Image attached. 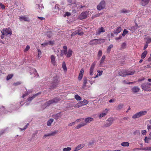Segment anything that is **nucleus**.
<instances>
[{"label":"nucleus","instance_id":"23","mask_svg":"<svg viewBox=\"0 0 151 151\" xmlns=\"http://www.w3.org/2000/svg\"><path fill=\"white\" fill-rule=\"evenodd\" d=\"M140 117L139 112H137L133 115L132 116V118L133 119L138 118Z\"/></svg>","mask_w":151,"mask_h":151},{"label":"nucleus","instance_id":"50","mask_svg":"<svg viewBox=\"0 0 151 151\" xmlns=\"http://www.w3.org/2000/svg\"><path fill=\"white\" fill-rule=\"evenodd\" d=\"M49 136H51L50 135V133H47V134H45L44 135L43 137L44 138H45L46 137H49Z\"/></svg>","mask_w":151,"mask_h":151},{"label":"nucleus","instance_id":"60","mask_svg":"<svg viewBox=\"0 0 151 151\" xmlns=\"http://www.w3.org/2000/svg\"><path fill=\"white\" fill-rule=\"evenodd\" d=\"M75 124V122H73L69 124L68 126H71L74 125Z\"/></svg>","mask_w":151,"mask_h":151},{"label":"nucleus","instance_id":"24","mask_svg":"<svg viewBox=\"0 0 151 151\" xmlns=\"http://www.w3.org/2000/svg\"><path fill=\"white\" fill-rule=\"evenodd\" d=\"M40 93H36L33 96L28 98L27 99V101H31L33 99H34L35 98V96L38 95L39 94H40Z\"/></svg>","mask_w":151,"mask_h":151},{"label":"nucleus","instance_id":"36","mask_svg":"<svg viewBox=\"0 0 151 151\" xmlns=\"http://www.w3.org/2000/svg\"><path fill=\"white\" fill-rule=\"evenodd\" d=\"M75 98L78 101L81 100V98L77 94L75 95Z\"/></svg>","mask_w":151,"mask_h":151},{"label":"nucleus","instance_id":"59","mask_svg":"<svg viewBox=\"0 0 151 151\" xmlns=\"http://www.w3.org/2000/svg\"><path fill=\"white\" fill-rule=\"evenodd\" d=\"M55 9L57 10H58V11H59V6L58 4H56L55 6Z\"/></svg>","mask_w":151,"mask_h":151},{"label":"nucleus","instance_id":"26","mask_svg":"<svg viewBox=\"0 0 151 151\" xmlns=\"http://www.w3.org/2000/svg\"><path fill=\"white\" fill-rule=\"evenodd\" d=\"M121 145L123 147H128L129 145V143L127 142H123L121 143Z\"/></svg>","mask_w":151,"mask_h":151},{"label":"nucleus","instance_id":"16","mask_svg":"<svg viewBox=\"0 0 151 151\" xmlns=\"http://www.w3.org/2000/svg\"><path fill=\"white\" fill-rule=\"evenodd\" d=\"M19 19L20 21L22 22L29 21V18L25 16H19Z\"/></svg>","mask_w":151,"mask_h":151},{"label":"nucleus","instance_id":"20","mask_svg":"<svg viewBox=\"0 0 151 151\" xmlns=\"http://www.w3.org/2000/svg\"><path fill=\"white\" fill-rule=\"evenodd\" d=\"M93 120V119L92 117H88L85 119L86 123H89Z\"/></svg>","mask_w":151,"mask_h":151},{"label":"nucleus","instance_id":"14","mask_svg":"<svg viewBox=\"0 0 151 151\" xmlns=\"http://www.w3.org/2000/svg\"><path fill=\"white\" fill-rule=\"evenodd\" d=\"M105 32V29L103 27H101L98 28L96 32V35H99L101 33L104 32Z\"/></svg>","mask_w":151,"mask_h":151},{"label":"nucleus","instance_id":"61","mask_svg":"<svg viewBox=\"0 0 151 151\" xmlns=\"http://www.w3.org/2000/svg\"><path fill=\"white\" fill-rule=\"evenodd\" d=\"M126 45V44L125 43V42L123 43L122 44V48H124L125 47Z\"/></svg>","mask_w":151,"mask_h":151},{"label":"nucleus","instance_id":"37","mask_svg":"<svg viewBox=\"0 0 151 151\" xmlns=\"http://www.w3.org/2000/svg\"><path fill=\"white\" fill-rule=\"evenodd\" d=\"M106 56L105 55H103L100 60V63L101 64H102L104 62V60L105 59Z\"/></svg>","mask_w":151,"mask_h":151},{"label":"nucleus","instance_id":"4","mask_svg":"<svg viewBox=\"0 0 151 151\" xmlns=\"http://www.w3.org/2000/svg\"><path fill=\"white\" fill-rule=\"evenodd\" d=\"M104 40V39H94L91 40L90 42L89 43L91 45H95L97 44H100L101 43V42L102 41H103Z\"/></svg>","mask_w":151,"mask_h":151},{"label":"nucleus","instance_id":"6","mask_svg":"<svg viewBox=\"0 0 151 151\" xmlns=\"http://www.w3.org/2000/svg\"><path fill=\"white\" fill-rule=\"evenodd\" d=\"M105 5L106 4L105 1L102 0L97 6V9L98 10H101L105 8Z\"/></svg>","mask_w":151,"mask_h":151},{"label":"nucleus","instance_id":"53","mask_svg":"<svg viewBox=\"0 0 151 151\" xmlns=\"http://www.w3.org/2000/svg\"><path fill=\"white\" fill-rule=\"evenodd\" d=\"M83 76H82V75H80L79 74L78 77V80L79 81H81L82 79Z\"/></svg>","mask_w":151,"mask_h":151},{"label":"nucleus","instance_id":"57","mask_svg":"<svg viewBox=\"0 0 151 151\" xmlns=\"http://www.w3.org/2000/svg\"><path fill=\"white\" fill-rule=\"evenodd\" d=\"M147 132L145 130H143L142 131L141 133L143 135H145L146 133Z\"/></svg>","mask_w":151,"mask_h":151},{"label":"nucleus","instance_id":"22","mask_svg":"<svg viewBox=\"0 0 151 151\" xmlns=\"http://www.w3.org/2000/svg\"><path fill=\"white\" fill-rule=\"evenodd\" d=\"M97 72H98V73L94 77V78H96L99 76H101L102 74L103 71L98 70L97 71Z\"/></svg>","mask_w":151,"mask_h":151},{"label":"nucleus","instance_id":"27","mask_svg":"<svg viewBox=\"0 0 151 151\" xmlns=\"http://www.w3.org/2000/svg\"><path fill=\"white\" fill-rule=\"evenodd\" d=\"M140 117L144 115L147 114V112L145 111H142L139 112Z\"/></svg>","mask_w":151,"mask_h":151},{"label":"nucleus","instance_id":"52","mask_svg":"<svg viewBox=\"0 0 151 151\" xmlns=\"http://www.w3.org/2000/svg\"><path fill=\"white\" fill-rule=\"evenodd\" d=\"M71 14L69 12H66L65 14L64 15V17H65L66 16H70V15Z\"/></svg>","mask_w":151,"mask_h":151},{"label":"nucleus","instance_id":"63","mask_svg":"<svg viewBox=\"0 0 151 151\" xmlns=\"http://www.w3.org/2000/svg\"><path fill=\"white\" fill-rule=\"evenodd\" d=\"M37 6L38 7V9H43V8L42 6H40L39 4H37Z\"/></svg>","mask_w":151,"mask_h":151},{"label":"nucleus","instance_id":"11","mask_svg":"<svg viewBox=\"0 0 151 151\" xmlns=\"http://www.w3.org/2000/svg\"><path fill=\"white\" fill-rule=\"evenodd\" d=\"M54 44V40L45 41V42L42 43L41 45L44 47H45L48 45H52Z\"/></svg>","mask_w":151,"mask_h":151},{"label":"nucleus","instance_id":"45","mask_svg":"<svg viewBox=\"0 0 151 151\" xmlns=\"http://www.w3.org/2000/svg\"><path fill=\"white\" fill-rule=\"evenodd\" d=\"M128 31L127 30H126L125 29H124L123 32L122 34V35L123 36H125L126 34L128 33Z\"/></svg>","mask_w":151,"mask_h":151},{"label":"nucleus","instance_id":"49","mask_svg":"<svg viewBox=\"0 0 151 151\" xmlns=\"http://www.w3.org/2000/svg\"><path fill=\"white\" fill-rule=\"evenodd\" d=\"M61 116V115L60 114V113H58L56 114L55 119H58L59 117H60Z\"/></svg>","mask_w":151,"mask_h":151},{"label":"nucleus","instance_id":"18","mask_svg":"<svg viewBox=\"0 0 151 151\" xmlns=\"http://www.w3.org/2000/svg\"><path fill=\"white\" fill-rule=\"evenodd\" d=\"M149 1L150 0H142L140 4L143 6H145L147 4Z\"/></svg>","mask_w":151,"mask_h":151},{"label":"nucleus","instance_id":"15","mask_svg":"<svg viewBox=\"0 0 151 151\" xmlns=\"http://www.w3.org/2000/svg\"><path fill=\"white\" fill-rule=\"evenodd\" d=\"M84 146V144H80L75 148L73 151H78L82 149Z\"/></svg>","mask_w":151,"mask_h":151},{"label":"nucleus","instance_id":"42","mask_svg":"<svg viewBox=\"0 0 151 151\" xmlns=\"http://www.w3.org/2000/svg\"><path fill=\"white\" fill-rule=\"evenodd\" d=\"M146 39L147 40V41L146 42V43H147L148 44L150 43H151V38H150L149 37H147Z\"/></svg>","mask_w":151,"mask_h":151},{"label":"nucleus","instance_id":"41","mask_svg":"<svg viewBox=\"0 0 151 151\" xmlns=\"http://www.w3.org/2000/svg\"><path fill=\"white\" fill-rule=\"evenodd\" d=\"M102 55V52L101 50H99L98 52V57L99 58Z\"/></svg>","mask_w":151,"mask_h":151},{"label":"nucleus","instance_id":"58","mask_svg":"<svg viewBox=\"0 0 151 151\" xmlns=\"http://www.w3.org/2000/svg\"><path fill=\"white\" fill-rule=\"evenodd\" d=\"M122 82L124 84H128V83L129 82V81H127L126 80H124Z\"/></svg>","mask_w":151,"mask_h":151},{"label":"nucleus","instance_id":"34","mask_svg":"<svg viewBox=\"0 0 151 151\" xmlns=\"http://www.w3.org/2000/svg\"><path fill=\"white\" fill-rule=\"evenodd\" d=\"M58 130H55L54 131L50 133V136H53L55 135L56 134H58Z\"/></svg>","mask_w":151,"mask_h":151},{"label":"nucleus","instance_id":"56","mask_svg":"<svg viewBox=\"0 0 151 151\" xmlns=\"http://www.w3.org/2000/svg\"><path fill=\"white\" fill-rule=\"evenodd\" d=\"M87 83V81L86 79H84V81H83V86H86V84Z\"/></svg>","mask_w":151,"mask_h":151},{"label":"nucleus","instance_id":"10","mask_svg":"<svg viewBox=\"0 0 151 151\" xmlns=\"http://www.w3.org/2000/svg\"><path fill=\"white\" fill-rule=\"evenodd\" d=\"M113 119L112 118L108 119L106 121L105 124L104 125V127H108L111 126L112 124Z\"/></svg>","mask_w":151,"mask_h":151},{"label":"nucleus","instance_id":"32","mask_svg":"<svg viewBox=\"0 0 151 151\" xmlns=\"http://www.w3.org/2000/svg\"><path fill=\"white\" fill-rule=\"evenodd\" d=\"M94 67H91L90 69V75L92 76L94 74Z\"/></svg>","mask_w":151,"mask_h":151},{"label":"nucleus","instance_id":"38","mask_svg":"<svg viewBox=\"0 0 151 151\" xmlns=\"http://www.w3.org/2000/svg\"><path fill=\"white\" fill-rule=\"evenodd\" d=\"M71 150V148L70 147H67L63 148V151H70Z\"/></svg>","mask_w":151,"mask_h":151},{"label":"nucleus","instance_id":"44","mask_svg":"<svg viewBox=\"0 0 151 151\" xmlns=\"http://www.w3.org/2000/svg\"><path fill=\"white\" fill-rule=\"evenodd\" d=\"M123 104H119L117 107V109L119 110L123 108Z\"/></svg>","mask_w":151,"mask_h":151},{"label":"nucleus","instance_id":"7","mask_svg":"<svg viewBox=\"0 0 151 151\" xmlns=\"http://www.w3.org/2000/svg\"><path fill=\"white\" fill-rule=\"evenodd\" d=\"M60 100V99L58 98H56L53 99H52L49 101H47L45 103V105L47 106H48L52 104L56 103Z\"/></svg>","mask_w":151,"mask_h":151},{"label":"nucleus","instance_id":"8","mask_svg":"<svg viewBox=\"0 0 151 151\" xmlns=\"http://www.w3.org/2000/svg\"><path fill=\"white\" fill-rule=\"evenodd\" d=\"M88 12H83L79 16L78 18L81 20L85 19L88 16Z\"/></svg>","mask_w":151,"mask_h":151},{"label":"nucleus","instance_id":"21","mask_svg":"<svg viewBox=\"0 0 151 151\" xmlns=\"http://www.w3.org/2000/svg\"><path fill=\"white\" fill-rule=\"evenodd\" d=\"M113 47V45L112 44H111L108 47L106 52L107 53H110L111 49Z\"/></svg>","mask_w":151,"mask_h":151},{"label":"nucleus","instance_id":"43","mask_svg":"<svg viewBox=\"0 0 151 151\" xmlns=\"http://www.w3.org/2000/svg\"><path fill=\"white\" fill-rule=\"evenodd\" d=\"M13 76V74H11L9 75L7 77L6 79L7 80H9L10 79H11Z\"/></svg>","mask_w":151,"mask_h":151},{"label":"nucleus","instance_id":"48","mask_svg":"<svg viewBox=\"0 0 151 151\" xmlns=\"http://www.w3.org/2000/svg\"><path fill=\"white\" fill-rule=\"evenodd\" d=\"M151 140V139H150V138H148L147 137H146L145 139V142H146V143H148V141H149V140Z\"/></svg>","mask_w":151,"mask_h":151},{"label":"nucleus","instance_id":"31","mask_svg":"<svg viewBox=\"0 0 151 151\" xmlns=\"http://www.w3.org/2000/svg\"><path fill=\"white\" fill-rule=\"evenodd\" d=\"M51 62L53 64H54L55 63V57L53 55H52L51 56Z\"/></svg>","mask_w":151,"mask_h":151},{"label":"nucleus","instance_id":"51","mask_svg":"<svg viewBox=\"0 0 151 151\" xmlns=\"http://www.w3.org/2000/svg\"><path fill=\"white\" fill-rule=\"evenodd\" d=\"M83 72H84V70H83V69H81V71H80V72L79 75L83 76Z\"/></svg>","mask_w":151,"mask_h":151},{"label":"nucleus","instance_id":"1","mask_svg":"<svg viewBox=\"0 0 151 151\" xmlns=\"http://www.w3.org/2000/svg\"><path fill=\"white\" fill-rule=\"evenodd\" d=\"M135 71L131 69L128 70H123L119 73V75L120 76L125 77L127 76L132 75L134 74Z\"/></svg>","mask_w":151,"mask_h":151},{"label":"nucleus","instance_id":"55","mask_svg":"<svg viewBox=\"0 0 151 151\" xmlns=\"http://www.w3.org/2000/svg\"><path fill=\"white\" fill-rule=\"evenodd\" d=\"M122 37V36L121 35H120L119 36V37H116L115 38V40H119L121 39Z\"/></svg>","mask_w":151,"mask_h":151},{"label":"nucleus","instance_id":"28","mask_svg":"<svg viewBox=\"0 0 151 151\" xmlns=\"http://www.w3.org/2000/svg\"><path fill=\"white\" fill-rule=\"evenodd\" d=\"M147 52V51H144L141 55V58L142 59L144 58L146 56Z\"/></svg>","mask_w":151,"mask_h":151},{"label":"nucleus","instance_id":"25","mask_svg":"<svg viewBox=\"0 0 151 151\" xmlns=\"http://www.w3.org/2000/svg\"><path fill=\"white\" fill-rule=\"evenodd\" d=\"M54 119H50L47 122V125L48 126H50L51 124L53 122Z\"/></svg>","mask_w":151,"mask_h":151},{"label":"nucleus","instance_id":"62","mask_svg":"<svg viewBox=\"0 0 151 151\" xmlns=\"http://www.w3.org/2000/svg\"><path fill=\"white\" fill-rule=\"evenodd\" d=\"M148 46V44L146 43L145 44V46L144 47V50H145L147 48V47Z\"/></svg>","mask_w":151,"mask_h":151},{"label":"nucleus","instance_id":"64","mask_svg":"<svg viewBox=\"0 0 151 151\" xmlns=\"http://www.w3.org/2000/svg\"><path fill=\"white\" fill-rule=\"evenodd\" d=\"M81 126L80 125V124H79V125H77V126H76V127H75V128L76 129H78L80 128H81Z\"/></svg>","mask_w":151,"mask_h":151},{"label":"nucleus","instance_id":"5","mask_svg":"<svg viewBox=\"0 0 151 151\" xmlns=\"http://www.w3.org/2000/svg\"><path fill=\"white\" fill-rule=\"evenodd\" d=\"M1 32L3 35H11L12 34V31L10 28H6L5 29H4Z\"/></svg>","mask_w":151,"mask_h":151},{"label":"nucleus","instance_id":"2","mask_svg":"<svg viewBox=\"0 0 151 151\" xmlns=\"http://www.w3.org/2000/svg\"><path fill=\"white\" fill-rule=\"evenodd\" d=\"M72 53L73 51L70 49H69L67 52L65 50H63L61 51L60 55L61 56H63L65 54L66 55L67 57L69 58L72 55Z\"/></svg>","mask_w":151,"mask_h":151},{"label":"nucleus","instance_id":"40","mask_svg":"<svg viewBox=\"0 0 151 151\" xmlns=\"http://www.w3.org/2000/svg\"><path fill=\"white\" fill-rule=\"evenodd\" d=\"M5 108L4 107L2 106L0 108V111L3 112V113H6V112L5 111Z\"/></svg>","mask_w":151,"mask_h":151},{"label":"nucleus","instance_id":"35","mask_svg":"<svg viewBox=\"0 0 151 151\" xmlns=\"http://www.w3.org/2000/svg\"><path fill=\"white\" fill-rule=\"evenodd\" d=\"M103 14V12H101V13H99L97 14L94 15L93 16V17H92V18H93L96 17H99L100 15H102Z\"/></svg>","mask_w":151,"mask_h":151},{"label":"nucleus","instance_id":"47","mask_svg":"<svg viewBox=\"0 0 151 151\" xmlns=\"http://www.w3.org/2000/svg\"><path fill=\"white\" fill-rule=\"evenodd\" d=\"M82 101L83 102V104H83L84 105L87 104L88 103V101L87 100H86V99L84 100L83 101Z\"/></svg>","mask_w":151,"mask_h":151},{"label":"nucleus","instance_id":"29","mask_svg":"<svg viewBox=\"0 0 151 151\" xmlns=\"http://www.w3.org/2000/svg\"><path fill=\"white\" fill-rule=\"evenodd\" d=\"M83 34V32H78L76 31L73 32L72 34V36H74L76 34H78V35H82Z\"/></svg>","mask_w":151,"mask_h":151},{"label":"nucleus","instance_id":"13","mask_svg":"<svg viewBox=\"0 0 151 151\" xmlns=\"http://www.w3.org/2000/svg\"><path fill=\"white\" fill-rule=\"evenodd\" d=\"M140 90V88L137 86H134L132 87L131 91L132 93H135L138 92Z\"/></svg>","mask_w":151,"mask_h":151},{"label":"nucleus","instance_id":"33","mask_svg":"<svg viewBox=\"0 0 151 151\" xmlns=\"http://www.w3.org/2000/svg\"><path fill=\"white\" fill-rule=\"evenodd\" d=\"M46 35L47 37H48V38L51 37L52 35L51 32L50 31H47V32Z\"/></svg>","mask_w":151,"mask_h":151},{"label":"nucleus","instance_id":"17","mask_svg":"<svg viewBox=\"0 0 151 151\" xmlns=\"http://www.w3.org/2000/svg\"><path fill=\"white\" fill-rule=\"evenodd\" d=\"M122 31V28L120 27H118L116 29L114 30V32L116 35H117V34L119 33Z\"/></svg>","mask_w":151,"mask_h":151},{"label":"nucleus","instance_id":"39","mask_svg":"<svg viewBox=\"0 0 151 151\" xmlns=\"http://www.w3.org/2000/svg\"><path fill=\"white\" fill-rule=\"evenodd\" d=\"M142 150H151V147H147L144 148H141L140 149Z\"/></svg>","mask_w":151,"mask_h":151},{"label":"nucleus","instance_id":"46","mask_svg":"<svg viewBox=\"0 0 151 151\" xmlns=\"http://www.w3.org/2000/svg\"><path fill=\"white\" fill-rule=\"evenodd\" d=\"M30 48V47L29 45H27L26 48L24 50V52H26L28 51Z\"/></svg>","mask_w":151,"mask_h":151},{"label":"nucleus","instance_id":"19","mask_svg":"<svg viewBox=\"0 0 151 151\" xmlns=\"http://www.w3.org/2000/svg\"><path fill=\"white\" fill-rule=\"evenodd\" d=\"M121 12L124 14H125L127 15H130L132 13L131 12L127 10L126 9H124L121 11Z\"/></svg>","mask_w":151,"mask_h":151},{"label":"nucleus","instance_id":"3","mask_svg":"<svg viewBox=\"0 0 151 151\" xmlns=\"http://www.w3.org/2000/svg\"><path fill=\"white\" fill-rule=\"evenodd\" d=\"M151 84L149 83H143L141 85V88L145 91H151Z\"/></svg>","mask_w":151,"mask_h":151},{"label":"nucleus","instance_id":"12","mask_svg":"<svg viewBox=\"0 0 151 151\" xmlns=\"http://www.w3.org/2000/svg\"><path fill=\"white\" fill-rule=\"evenodd\" d=\"M30 73L31 75L34 74L33 76L34 77L38 76V75L36 70L33 68H32L30 69Z\"/></svg>","mask_w":151,"mask_h":151},{"label":"nucleus","instance_id":"30","mask_svg":"<svg viewBox=\"0 0 151 151\" xmlns=\"http://www.w3.org/2000/svg\"><path fill=\"white\" fill-rule=\"evenodd\" d=\"M14 110V107L13 105H10L9 107V111L10 112H12Z\"/></svg>","mask_w":151,"mask_h":151},{"label":"nucleus","instance_id":"9","mask_svg":"<svg viewBox=\"0 0 151 151\" xmlns=\"http://www.w3.org/2000/svg\"><path fill=\"white\" fill-rule=\"evenodd\" d=\"M109 109H106L102 112L100 113L99 115V117L101 119L102 117H105L108 114Z\"/></svg>","mask_w":151,"mask_h":151},{"label":"nucleus","instance_id":"54","mask_svg":"<svg viewBox=\"0 0 151 151\" xmlns=\"http://www.w3.org/2000/svg\"><path fill=\"white\" fill-rule=\"evenodd\" d=\"M62 68L64 71L65 72H66L67 70V68L66 67H62Z\"/></svg>","mask_w":151,"mask_h":151}]
</instances>
